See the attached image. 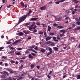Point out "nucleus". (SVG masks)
<instances>
[{"mask_svg":"<svg viewBox=\"0 0 80 80\" xmlns=\"http://www.w3.org/2000/svg\"><path fill=\"white\" fill-rule=\"evenodd\" d=\"M30 13L28 12L26 15L22 16L20 18H19L18 23V24L20 23L21 22H22L24 21V20H25V18H27V17L28 15H30Z\"/></svg>","mask_w":80,"mask_h":80,"instance_id":"nucleus-1","label":"nucleus"},{"mask_svg":"<svg viewBox=\"0 0 80 80\" xmlns=\"http://www.w3.org/2000/svg\"><path fill=\"white\" fill-rule=\"evenodd\" d=\"M46 50H49L50 52H48V54H47V56H48V55H51V54H52V49H51V48L49 47H47L46 48Z\"/></svg>","mask_w":80,"mask_h":80,"instance_id":"nucleus-2","label":"nucleus"},{"mask_svg":"<svg viewBox=\"0 0 80 80\" xmlns=\"http://www.w3.org/2000/svg\"><path fill=\"white\" fill-rule=\"evenodd\" d=\"M6 70L8 72H10L11 73H16V71H13V70L8 68H6Z\"/></svg>","mask_w":80,"mask_h":80,"instance_id":"nucleus-3","label":"nucleus"},{"mask_svg":"<svg viewBox=\"0 0 80 80\" xmlns=\"http://www.w3.org/2000/svg\"><path fill=\"white\" fill-rule=\"evenodd\" d=\"M38 19L37 18H30L29 20L30 21H34L35 20H37Z\"/></svg>","mask_w":80,"mask_h":80,"instance_id":"nucleus-4","label":"nucleus"},{"mask_svg":"<svg viewBox=\"0 0 80 80\" xmlns=\"http://www.w3.org/2000/svg\"><path fill=\"white\" fill-rule=\"evenodd\" d=\"M45 8H46V6H42L40 8V10H45Z\"/></svg>","mask_w":80,"mask_h":80,"instance_id":"nucleus-5","label":"nucleus"},{"mask_svg":"<svg viewBox=\"0 0 80 80\" xmlns=\"http://www.w3.org/2000/svg\"><path fill=\"white\" fill-rule=\"evenodd\" d=\"M6 74L7 76H9V75L8 74V72L5 71H3V75L5 76L6 77Z\"/></svg>","mask_w":80,"mask_h":80,"instance_id":"nucleus-6","label":"nucleus"},{"mask_svg":"<svg viewBox=\"0 0 80 80\" xmlns=\"http://www.w3.org/2000/svg\"><path fill=\"white\" fill-rule=\"evenodd\" d=\"M51 38H52V37L48 36L46 38V41H48V40H50Z\"/></svg>","mask_w":80,"mask_h":80,"instance_id":"nucleus-7","label":"nucleus"},{"mask_svg":"<svg viewBox=\"0 0 80 80\" xmlns=\"http://www.w3.org/2000/svg\"><path fill=\"white\" fill-rule=\"evenodd\" d=\"M40 50V52H42V53H45V49H43V48H41Z\"/></svg>","mask_w":80,"mask_h":80,"instance_id":"nucleus-8","label":"nucleus"},{"mask_svg":"<svg viewBox=\"0 0 80 80\" xmlns=\"http://www.w3.org/2000/svg\"><path fill=\"white\" fill-rule=\"evenodd\" d=\"M74 11H73L72 12V14H75L76 13V12L77 11V9H75L74 10Z\"/></svg>","mask_w":80,"mask_h":80,"instance_id":"nucleus-9","label":"nucleus"},{"mask_svg":"<svg viewBox=\"0 0 80 80\" xmlns=\"http://www.w3.org/2000/svg\"><path fill=\"white\" fill-rule=\"evenodd\" d=\"M57 28H59V29H61L62 28H64V27L62 26H57Z\"/></svg>","mask_w":80,"mask_h":80,"instance_id":"nucleus-10","label":"nucleus"},{"mask_svg":"<svg viewBox=\"0 0 80 80\" xmlns=\"http://www.w3.org/2000/svg\"><path fill=\"white\" fill-rule=\"evenodd\" d=\"M23 32L24 33H25V34H26V35L28 34V31H26L25 30L23 31Z\"/></svg>","mask_w":80,"mask_h":80,"instance_id":"nucleus-11","label":"nucleus"},{"mask_svg":"<svg viewBox=\"0 0 80 80\" xmlns=\"http://www.w3.org/2000/svg\"><path fill=\"white\" fill-rule=\"evenodd\" d=\"M22 41V39H19V40H16V41L14 42L15 43H18V42H21Z\"/></svg>","mask_w":80,"mask_h":80,"instance_id":"nucleus-12","label":"nucleus"},{"mask_svg":"<svg viewBox=\"0 0 80 80\" xmlns=\"http://www.w3.org/2000/svg\"><path fill=\"white\" fill-rule=\"evenodd\" d=\"M60 32H63V34H65V33L66 32V31L63 29H62L60 31Z\"/></svg>","mask_w":80,"mask_h":80,"instance_id":"nucleus-13","label":"nucleus"},{"mask_svg":"<svg viewBox=\"0 0 80 80\" xmlns=\"http://www.w3.org/2000/svg\"><path fill=\"white\" fill-rule=\"evenodd\" d=\"M27 28H29V30H30V31H32V29H33V28H32L30 26H27Z\"/></svg>","mask_w":80,"mask_h":80,"instance_id":"nucleus-14","label":"nucleus"},{"mask_svg":"<svg viewBox=\"0 0 80 80\" xmlns=\"http://www.w3.org/2000/svg\"><path fill=\"white\" fill-rule=\"evenodd\" d=\"M23 32H21L18 33V35H19V36H22V35H23Z\"/></svg>","mask_w":80,"mask_h":80,"instance_id":"nucleus-15","label":"nucleus"},{"mask_svg":"<svg viewBox=\"0 0 80 80\" xmlns=\"http://www.w3.org/2000/svg\"><path fill=\"white\" fill-rule=\"evenodd\" d=\"M51 28H52L51 27H50L49 26H48V32H50V31Z\"/></svg>","mask_w":80,"mask_h":80,"instance_id":"nucleus-16","label":"nucleus"},{"mask_svg":"<svg viewBox=\"0 0 80 80\" xmlns=\"http://www.w3.org/2000/svg\"><path fill=\"white\" fill-rule=\"evenodd\" d=\"M28 50H29L30 51H31V50H32V51H33V52H34V53H37V52L35 51V50H34L33 49H29Z\"/></svg>","mask_w":80,"mask_h":80,"instance_id":"nucleus-17","label":"nucleus"},{"mask_svg":"<svg viewBox=\"0 0 80 80\" xmlns=\"http://www.w3.org/2000/svg\"><path fill=\"white\" fill-rule=\"evenodd\" d=\"M14 52H15V51L14 50H12L11 51H10L8 52V54H11L12 53H14Z\"/></svg>","mask_w":80,"mask_h":80,"instance_id":"nucleus-18","label":"nucleus"},{"mask_svg":"<svg viewBox=\"0 0 80 80\" xmlns=\"http://www.w3.org/2000/svg\"><path fill=\"white\" fill-rule=\"evenodd\" d=\"M29 58H31L33 59V57L31 54H29Z\"/></svg>","mask_w":80,"mask_h":80,"instance_id":"nucleus-19","label":"nucleus"},{"mask_svg":"<svg viewBox=\"0 0 80 80\" xmlns=\"http://www.w3.org/2000/svg\"><path fill=\"white\" fill-rule=\"evenodd\" d=\"M1 77L2 78H5L6 76L5 75L4 76V75H2L1 76Z\"/></svg>","mask_w":80,"mask_h":80,"instance_id":"nucleus-20","label":"nucleus"},{"mask_svg":"<svg viewBox=\"0 0 80 80\" xmlns=\"http://www.w3.org/2000/svg\"><path fill=\"white\" fill-rule=\"evenodd\" d=\"M62 17H61L58 18V21H61V20H62Z\"/></svg>","mask_w":80,"mask_h":80,"instance_id":"nucleus-21","label":"nucleus"},{"mask_svg":"<svg viewBox=\"0 0 80 80\" xmlns=\"http://www.w3.org/2000/svg\"><path fill=\"white\" fill-rule=\"evenodd\" d=\"M16 54L17 55H21V53H20V52H18L16 53Z\"/></svg>","mask_w":80,"mask_h":80,"instance_id":"nucleus-22","label":"nucleus"},{"mask_svg":"<svg viewBox=\"0 0 80 80\" xmlns=\"http://www.w3.org/2000/svg\"><path fill=\"white\" fill-rule=\"evenodd\" d=\"M35 22H33L32 24L31 25V27L32 28H33V27L35 25Z\"/></svg>","mask_w":80,"mask_h":80,"instance_id":"nucleus-23","label":"nucleus"},{"mask_svg":"<svg viewBox=\"0 0 80 80\" xmlns=\"http://www.w3.org/2000/svg\"><path fill=\"white\" fill-rule=\"evenodd\" d=\"M49 35L51 36H53V35H55V33L54 32H51L49 34Z\"/></svg>","mask_w":80,"mask_h":80,"instance_id":"nucleus-24","label":"nucleus"},{"mask_svg":"<svg viewBox=\"0 0 80 80\" xmlns=\"http://www.w3.org/2000/svg\"><path fill=\"white\" fill-rule=\"evenodd\" d=\"M34 67H35V65H34V64H31V68H34Z\"/></svg>","mask_w":80,"mask_h":80,"instance_id":"nucleus-25","label":"nucleus"},{"mask_svg":"<svg viewBox=\"0 0 80 80\" xmlns=\"http://www.w3.org/2000/svg\"><path fill=\"white\" fill-rule=\"evenodd\" d=\"M39 35H43V32L41 31H39Z\"/></svg>","mask_w":80,"mask_h":80,"instance_id":"nucleus-26","label":"nucleus"},{"mask_svg":"<svg viewBox=\"0 0 80 80\" xmlns=\"http://www.w3.org/2000/svg\"><path fill=\"white\" fill-rule=\"evenodd\" d=\"M53 26L54 27H57V26H58V24H57L54 23L53 24Z\"/></svg>","mask_w":80,"mask_h":80,"instance_id":"nucleus-27","label":"nucleus"},{"mask_svg":"<svg viewBox=\"0 0 80 80\" xmlns=\"http://www.w3.org/2000/svg\"><path fill=\"white\" fill-rule=\"evenodd\" d=\"M34 47H35V46L32 45V46H30L29 47V48H34Z\"/></svg>","mask_w":80,"mask_h":80,"instance_id":"nucleus-28","label":"nucleus"},{"mask_svg":"<svg viewBox=\"0 0 80 80\" xmlns=\"http://www.w3.org/2000/svg\"><path fill=\"white\" fill-rule=\"evenodd\" d=\"M77 79H80V75H78L77 76Z\"/></svg>","mask_w":80,"mask_h":80,"instance_id":"nucleus-29","label":"nucleus"},{"mask_svg":"<svg viewBox=\"0 0 80 80\" xmlns=\"http://www.w3.org/2000/svg\"><path fill=\"white\" fill-rule=\"evenodd\" d=\"M76 23H77L78 25H80V21H77V22H76Z\"/></svg>","mask_w":80,"mask_h":80,"instance_id":"nucleus-30","label":"nucleus"},{"mask_svg":"<svg viewBox=\"0 0 80 80\" xmlns=\"http://www.w3.org/2000/svg\"><path fill=\"white\" fill-rule=\"evenodd\" d=\"M54 50H55L56 51H57V50H58V48L56 47H55L54 48Z\"/></svg>","mask_w":80,"mask_h":80,"instance_id":"nucleus-31","label":"nucleus"},{"mask_svg":"<svg viewBox=\"0 0 80 80\" xmlns=\"http://www.w3.org/2000/svg\"><path fill=\"white\" fill-rule=\"evenodd\" d=\"M80 27H78L76 28L75 29V30H80Z\"/></svg>","mask_w":80,"mask_h":80,"instance_id":"nucleus-32","label":"nucleus"},{"mask_svg":"<svg viewBox=\"0 0 80 80\" xmlns=\"http://www.w3.org/2000/svg\"><path fill=\"white\" fill-rule=\"evenodd\" d=\"M17 50H22V48H17Z\"/></svg>","mask_w":80,"mask_h":80,"instance_id":"nucleus-33","label":"nucleus"},{"mask_svg":"<svg viewBox=\"0 0 80 80\" xmlns=\"http://www.w3.org/2000/svg\"><path fill=\"white\" fill-rule=\"evenodd\" d=\"M60 3V2L59 1H58V2H55V3H56V5H58V4H59Z\"/></svg>","mask_w":80,"mask_h":80,"instance_id":"nucleus-34","label":"nucleus"},{"mask_svg":"<svg viewBox=\"0 0 80 80\" xmlns=\"http://www.w3.org/2000/svg\"><path fill=\"white\" fill-rule=\"evenodd\" d=\"M7 80H13V79H12V78L11 77L8 78H7Z\"/></svg>","mask_w":80,"mask_h":80,"instance_id":"nucleus-35","label":"nucleus"},{"mask_svg":"<svg viewBox=\"0 0 80 80\" xmlns=\"http://www.w3.org/2000/svg\"><path fill=\"white\" fill-rule=\"evenodd\" d=\"M63 35H64V34H63V33L62 34H60V38H61V37H63Z\"/></svg>","mask_w":80,"mask_h":80,"instance_id":"nucleus-36","label":"nucleus"},{"mask_svg":"<svg viewBox=\"0 0 80 80\" xmlns=\"http://www.w3.org/2000/svg\"><path fill=\"white\" fill-rule=\"evenodd\" d=\"M5 67H8V64L7 63H5Z\"/></svg>","mask_w":80,"mask_h":80,"instance_id":"nucleus-37","label":"nucleus"},{"mask_svg":"<svg viewBox=\"0 0 80 80\" xmlns=\"http://www.w3.org/2000/svg\"><path fill=\"white\" fill-rule=\"evenodd\" d=\"M20 59H21V60H25V57H22Z\"/></svg>","mask_w":80,"mask_h":80,"instance_id":"nucleus-38","label":"nucleus"},{"mask_svg":"<svg viewBox=\"0 0 80 80\" xmlns=\"http://www.w3.org/2000/svg\"><path fill=\"white\" fill-rule=\"evenodd\" d=\"M21 5H22V6L23 7H24V3H23V2H21Z\"/></svg>","mask_w":80,"mask_h":80,"instance_id":"nucleus-39","label":"nucleus"},{"mask_svg":"<svg viewBox=\"0 0 80 80\" xmlns=\"http://www.w3.org/2000/svg\"><path fill=\"white\" fill-rule=\"evenodd\" d=\"M10 62L11 63H15V61L12 60L10 61Z\"/></svg>","mask_w":80,"mask_h":80,"instance_id":"nucleus-40","label":"nucleus"},{"mask_svg":"<svg viewBox=\"0 0 80 80\" xmlns=\"http://www.w3.org/2000/svg\"><path fill=\"white\" fill-rule=\"evenodd\" d=\"M23 73L24 74V76H25V75H27V72H23Z\"/></svg>","mask_w":80,"mask_h":80,"instance_id":"nucleus-41","label":"nucleus"},{"mask_svg":"<svg viewBox=\"0 0 80 80\" xmlns=\"http://www.w3.org/2000/svg\"><path fill=\"white\" fill-rule=\"evenodd\" d=\"M10 49H11V50H14V49H15V48H14L13 47H10Z\"/></svg>","mask_w":80,"mask_h":80,"instance_id":"nucleus-42","label":"nucleus"},{"mask_svg":"<svg viewBox=\"0 0 80 80\" xmlns=\"http://www.w3.org/2000/svg\"><path fill=\"white\" fill-rule=\"evenodd\" d=\"M37 28V26H36V25H35L34 27L32 28V29H35V28Z\"/></svg>","mask_w":80,"mask_h":80,"instance_id":"nucleus-43","label":"nucleus"},{"mask_svg":"<svg viewBox=\"0 0 80 80\" xmlns=\"http://www.w3.org/2000/svg\"><path fill=\"white\" fill-rule=\"evenodd\" d=\"M36 24L37 25H40V22H36Z\"/></svg>","mask_w":80,"mask_h":80,"instance_id":"nucleus-44","label":"nucleus"},{"mask_svg":"<svg viewBox=\"0 0 80 80\" xmlns=\"http://www.w3.org/2000/svg\"><path fill=\"white\" fill-rule=\"evenodd\" d=\"M71 40H75V38L74 37H72L71 38Z\"/></svg>","mask_w":80,"mask_h":80,"instance_id":"nucleus-45","label":"nucleus"},{"mask_svg":"<svg viewBox=\"0 0 80 80\" xmlns=\"http://www.w3.org/2000/svg\"><path fill=\"white\" fill-rule=\"evenodd\" d=\"M11 43H12V42H8L6 43H7L8 45H9V44H10Z\"/></svg>","mask_w":80,"mask_h":80,"instance_id":"nucleus-46","label":"nucleus"},{"mask_svg":"<svg viewBox=\"0 0 80 80\" xmlns=\"http://www.w3.org/2000/svg\"><path fill=\"white\" fill-rule=\"evenodd\" d=\"M30 25V23H27L25 24L26 26H27L28 25Z\"/></svg>","mask_w":80,"mask_h":80,"instance_id":"nucleus-47","label":"nucleus"},{"mask_svg":"<svg viewBox=\"0 0 80 80\" xmlns=\"http://www.w3.org/2000/svg\"><path fill=\"white\" fill-rule=\"evenodd\" d=\"M2 58H4V59H6L7 58V57L5 56H2Z\"/></svg>","mask_w":80,"mask_h":80,"instance_id":"nucleus-48","label":"nucleus"},{"mask_svg":"<svg viewBox=\"0 0 80 80\" xmlns=\"http://www.w3.org/2000/svg\"><path fill=\"white\" fill-rule=\"evenodd\" d=\"M32 10L31 9L29 10V12L30 13H32Z\"/></svg>","mask_w":80,"mask_h":80,"instance_id":"nucleus-49","label":"nucleus"},{"mask_svg":"<svg viewBox=\"0 0 80 80\" xmlns=\"http://www.w3.org/2000/svg\"><path fill=\"white\" fill-rule=\"evenodd\" d=\"M60 0V2H64V1H65V0Z\"/></svg>","mask_w":80,"mask_h":80,"instance_id":"nucleus-50","label":"nucleus"},{"mask_svg":"<svg viewBox=\"0 0 80 80\" xmlns=\"http://www.w3.org/2000/svg\"><path fill=\"white\" fill-rule=\"evenodd\" d=\"M3 63V62H0V65H1V66H3V65H2V64Z\"/></svg>","mask_w":80,"mask_h":80,"instance_id":"nucleus-51","label":"nucleus"},{"mask_svg":"<svg viewBox=\"0 0 80 80\" xmlns=\"http://www.w3.org/2000/svg\"><path fill=\"white\" fill-rule=\"evenodd\" d=\"M44 35L46 36V37H47V33L45 32H44Z\"/></svg>","mask_w":80,"mask_h":80,"instance_id":"nucleus-52","label":"nucleus"},{"mask_svg":"<svg viewBox=\"0 0 80 80\" xmlns=\"http://www.w3.org/2000/svg\"><path fill=\"white\" fill-rule=\"evenodd\" d=\"M72 27H75L76 25L75 24H73L72 25Z\"/></svg>","mask_w":80,"mask_h":80,"instance_id":"nucleus-53","label":"nucleus"},{"mask_svg":"<svg viewBox=\"0 0 80 80\" xmlns=\"http://www.w3.org/2000/svg\"><path fill=\"white\" fill-rule=\"evenodd\" d=\"M37 32V29H35L33 30L34 33H35V32Z\"/></svg>","mask_w":80,"mask_h":80,"instance_id":"nucleus-54","label":"nucleus"},{"mask_svg":"<svg viewBox=\"0 0 80 80\" xmlns=\"http://www.w3.org/2000/svg\"><path fill=\"white\" fill-rule=\"evenodd\" d=\"M4 48V47H1L0 48V50H3Z\"/></svg>","mask_w":80,"mask_h":80,"instance_id":"nucleus-55","label":"nucleus"},{"mask_svg":"<svg viewBox=\"0 0 80 80\" xmlns=\"http://www.w3.org/2000/svg\"><path fill=\"white\" fill-rule=\"evenodd\" d=\"M57 40H60V37H59L58 36L57 37Z\"/></svg>","mask_w":80,"mask_h":80,"instance_id":"nucleus-56","label":"nucleus"},{"mask_svg":"<svg viewBox=\"0 0 80 80\" xmlns=\"http://www.w3.org/2000/svg\"><path fill=\"white\" fill-rule=\"evenodd\" d=\"M56 38H57L56 37H54L53 38V40H56Z\"/></svg>","mask_w":80,"mask_h":80,"instance_id":"nucleus-57","label":"nucleus"},{"mask_svg":"<svg viewBox=\"0 0 80 80\" xmlns=\"http://www.w3.org/2000/svg\"><path fill=\"white\" fill-rule=\"evenodd\" d=\"M31 54H32V55L33 56H35V54L33 53H32Z\"/></svg>","mask_w":80,"mask_h":80,"instance_id":"nucleus-58","label":"nucleus"},{"mask_svg":"<svg viewBox=\"0 0 80 80\" xmlns=\"http://www.w3.org/2000/svg\"><path fill=\"white\" fill-rule=\"evenodd\" d=\"M47 77H48V78H51V76H50L49 75H48L47 76Z\"/></svg>","mask_w":80,"mask_h":80,"instance_id":"nucleus-59","label":"nucleus"},{"mask_svg":"<svg viewBox=\"0 0 80 80\" xmlns=\"http://www.w3.org/2000/svg\"><path fill=\"white\" fill-rule=\"evenodd\" d=\"M38 47H36L35 48V50H38Z\"/></svg>","mask_w":80,"mask_h":80,"instance_id":"nucleus-60","label":"nucleus"},{"mask_svg":"<svg viewBox=\"0 0 80 80\" xmlns=\"http://www.w3.org/2000/svg\"><path fill=\"white\" fill-rule=\"evenodd\" d=\"M75 20L76 21H79L78 18H75Z\"/></svg>","mask_w":80,"mask_h":80,"instance_id":"nucleus-61","label":"nucleus"},{"mask_svg":"<svg viewBox=\"0 0 80 80\" xmlns=\"http://www.w3.org/2000/svg\"><path fill=\"white\" fill-rule=\"evenodd\" d=\"M32 38V37H28V39L30 40Z\"/></svg>","mask_w":80,"mask_h":80,"instance_id":"nucleus-62","label":"nucleus"},{"mask_svg":"<svg viewBox=\"0 0 80 80\" xmlns=\"http://www.w3.org/2000/svg\"><path fill=\"white\" fill-rule=\"evenodd\" d=\"M67 77V76L64 75V76H63V78H65V77Z\"/></svg>","mask_w":80,"mask_h":80,"instance_id":"nucleus-63","label":"nucleus"},{"mask_svg":"<svg viewBox=\"0 0 80 80\" xmlns=\"http://www.w3.org/2000/svg\"><path fill=\"white\" fill-rule=\"evenodd\" d=\"M78 48H80V44H79L78 45Z\"/></svg>","mask_w":80,"mask_h":80,"instance_id":"nucleus-64","label":"nucleus"}]
</instances>
